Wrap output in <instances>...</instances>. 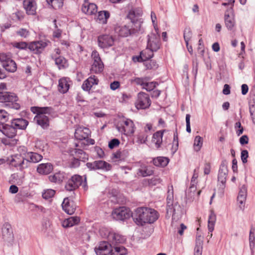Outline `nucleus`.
<instances>
[{"label": "nucleus", "mask_w": 255, "mask_h": 255, "mask_svg": "<svg viewBox=\"0 0 255 255\" xmlns=\"http://www.w3.org/2000/svg\"><path fill=\"white\" fill-rule=\"evenodd\" d=\"M131 216L137 225L143 226L145 223H153L158 219L159 214L153 209L143 207L136 209Z\"/></svg>", "instance_id": "nucleus-1"}, {"label": "nucleus", "mask_w": 255, "mask_h": 255, "mask_svg": "<svg viewBox=\"0 0 255 255\" xmlns=\"http://www.w3.org/2000/svg\"><path fill=\"white\" fill-rule=\"evenodd\" d=\"M31 110L34 114H36L34 118L36 124L44 129L47 128L49 126V119L45 114L51 115L53 113V108L49 107H33Z\"/></svg>", "instance_id": "nucleus-2"}, {"label": "nucleus", "mask_w": 255, "mask_h": 255, "mask_svg": "<svg viewBox=\"0 0 255 255\" xmlns=\"http://www.w3.org/2000/svg\"><path fill=\"white\" fill-rule=\"evenodd\" d=\"M116 128L121 133L128 135L134 133L135 127L132 121L123 118L118 122Z\"/></svg>", "instance_id": "nucleus-3"}, {"label": "nucleus", "mask_w": 255, "mask_h": 255, "mask_svg": "<svg viewBox=\"0 0 255 255\" xmlns=\"http://www.w3.org/2000/svg\"><path fill=\"white\" fill-rule=\"evenodd\" d=\"M18 97L14 93L7 92H0V102L6 103V105L10 108L15 110L20 109V105L16 103Z\"/></svg>", "instance_id": "nucleus-4"}, {"label": "nucleus", "mask_w": 255, "mask_h": 255, "mask_svg": "<svg viewBox=\"0 0 255 255\" xmlns=\"http://www.w3.org/2000/svg\"><path fill=\"white\" fill-rule=\"evenodd\" d=\"M2 239L5 245L11 247L14 241V237L11 226L8 223H5L2 227Z\"/></svg>", "instance_id": "nucleus-5"}, {"label": "nucleus", "mask_w": 255, "mask_h": 255, "mask_svg": "<svg viewBox=\"0 0 255 255\" xmlns=\"http://www.w3.org/2000/svg\"><path fill=\"white\" fill-rule=\"evenodd\" d=\"M9 164L20 170H22L28 167V161L26 159L25 153L12 156Z\"/></svg>", "instance_id": "nucleus-6"}, {"label": "nucleus", "mask_w": 255, "mask_h": 255, "mask_svg": "<svg viewBox=\"0 0 255 255\" xmlns=\"http://www.w3.org/2000/svg\"><path fill=\"white\" fill-rule=\"evenodd\" d=\"M147 47L153 52L157 51L160 47V35L158 30L148 35Z\"/></svg>", "instance_id": "nucleus-7"}, {"label": "nucleus", "mask_w": 255, "mask_h": 255, "mask_svg": "<svg viewBox=\"0 0 255 255\" xmlns=\"http://www.w3.org/2000/svg\"><path fill=\"white\" fill-rule=\"evenodd\" d=\"M134 27L129 28L127 26H119L116 28V31L118 33L119 36L122 37H127L130 35L133 34L140 31L141 24L139 22H135L133 24Z\"/></svg>", "instance_id": "nucleus-8"}, {"label": "nucleus", "mask_w": 255, "mask_h": 255, "mask_svg": "<svg viewBox=\"0 0 255 255\" xmlns=\"http://www.w3.org/2000/svg\"><path fill=\"white\" fill-rule=\"evenodd\" d=\"M151 100L149 95L144 92H139L137 95V98L135 103L137 109H146L151 105Z\"/></svg>", "instance_id": "nucleus-9"}, {"label": "nucleus", "mask_w": 255, "mask_h": 255, "mask_svg": "<svg viewBox=\"0 0 255 255\" xmlns=\"http://www.w3.org/2000/svg\"><path fill=\"white\" fill-rule=\"evenodd\" d=\"M50 43L49 41L46 39L34 41L29 44L28 49L35 54H40Z\"/></svg>", "instance_id": "nucleus-10"}, {"label": "nucleus", "mask_w": 255, "mask_h": 255, "mask_svg": "<svg viewBox=\"0 0 255 255\" xmlns=\"http://www.w3.org/2000/svg\"><path fill=\"white\" fill-rule=\"evenodd\" d=\"M113 218L117 221H124L128 219L131 213L128 209L125 207H120L113 210L112 213Z\"/></svg>", "instance_id": "nucleus-11"}, {"label": "nucleus", "mask_w": 255, "mask_h": 255, "mask_svg": "<svg viewBox=\"0 0 255 255\" xmlns=\"http://www.w3.org/2000/svg\"><path fill=\"white\" fill-rule=\"evenodd\" d=\"M86 166L90 170L102 169L104 171H109L112 168V165L103 160H95L92 162H87Z\"/></svg>", "instance_id": "nucleus-12"}, {"label": "nucleus", "mask_w": 255, "mask_h": 255, "mask_svg": "<svg viewBox=\"0 0 255 255\" xmlns=\"http://www.w3.org/2000/svg\"><path fill=\"white\" fill-rule=\"evenodd\" d=\"M108 240L107 242L109 243V247H113L121 246L126 242V238L118 233L110 232L108 236Z\"/></svg>", "instance_id": "nucleus-13"}, {"label": "nucleus", "mask_w": 255, "mask_h": 255, "mask_svg": "<svg viewBox=\"0 0 255 255\" xmlns=\"http://www.w3.org/2000/svg\"><path fill=\"white\" fill-rule=\"evenodd\" d=\"M225 24L228 30L233 31L236 26V21L233 13V7H231L225 12Z\"/></svg>", "instance_id": "nucleus-14"}, {"label": "nucleus", "mask_w": 255, "mask_h": 255, "mask_svg": "<svg viewBox=\"0 0 255 255\" xmlns=\"http://www.w3.org/2000/svg\"><path fill=\"white\" fill-rule=\"evenodd\" d=\"M149 78L148 77L135 78L133 81L134 83L142 86V89H145L147 91H152L158 84L156 82H149Z\"/></svg>", "instance_id": "nucleus-15"}, {"label": "nucleus", "mask_w": 255, "mask_h": 255, "mask_svg": "<svg viewBox=\"0 0 255 255\" xmlns=\"http://www.w3.org/2000/svg\"><path fill=\"white\" fill-rule=\"evenodd\" d=\"M98 42L101 48H109L113 45L114 39L112 36L108 34L101 35L98 36Z\"/></svg>", "instance_id": "nucleus-16"}, {"label": "nucleus", "mask_w": 255, "mask_h": 255, "mask_svg": "<svg viewBox=\"0 0 255 255\" xmlns=\"http://www.w3.org/2000/svg\"><path fill=\"white\" fill-rule=\"evenodd\" d=\"M228 172L227 163L226 160L223 161L220 165L219 170L218 179L225 186Z\"/></svg>", "instance_id": "nucleus-17"}, {"label": "nucleus", "mask_w": 255, "mask_h": 255, "mask_svg": "<svg viewBox=\"0 0 255 255\" xmlns=\"http://www.w3.org/2000/svg\"><path fill=\"white\" fill-rule=\"evenodd\" d=\"M81 10L86 14L93 15L97 12V6L94 3H90L89 0H84Z\"/></svg>", "instance_id": "nucleus-18"}, {"label": "nucleus", "mask_w": 255, "mask_h": 255, "mask_svg": "<svg viewBox=\"0 0 255 255\" xmlns=\"http://www.w3.org/2000/svg\"><path fill=\"white\" fill-rule=\"evenodd\" d=\"M0 130L9 138H13L16 134L17 129L11 124L0 125Z\"/></svg>", "instance_id": "nucleus-19"}, {"label": "nucleus", "mask_w": 255, "mask_h": 255, "mask_svg": "<svg viewBox=\"0 0 255 255\" xmlns=\"http://www.w3.org/2000/svg\"><path fill=\"white\" fill-rule=\"evenodd\" d=\"M97 255H112L109 243L107 242H102L99 244L98 247L95 248Z\"/></svg>", "instance_id": "nucleus-20"}, {"label": "nucleus", "mask_w": 255, "mask_h": 255, "mask_svg": "<svg viewBox=\"0 0 255 255\" xmlns=\"http://www.w3.org/2000/svg\"><path fill=\"white\" fill-rule=\"evenodd\" d=\"M98 83L99 80L95 75L91 76L84 81L82 88L85 91L89 92L93 86L98 85Z\"/></svg>", "instance_id": "nucleus-21"}, {"label": "nucleus", "mask_w": 255, "mask_h": 255, "mask_svg": "<svg viewBox=\"0 0 255 255\" xmlns=\"http://www.w3.org/2000/svg\"><path fill=\"white\" fill-rule=\"evenodd\" d=\"M90 134V131L88 128L79 127L76 129L74 136L77 139L82 140L88 138Z\"/></svg>", "instance_id": "nucleus-22"}, {"label": "nucleus", "mask_w": 255, "mask_h": 255, "mask_svg": "<svg viewBox=\"0 0 255 255\" xmlns=\"http://www.w3.org/2000/svg\"><path fill=\"white\" fill-rule=\"evenodd\" d=\"M23 7L28 15H34L36 13V4L34 0H24Z\"/></svg>", "instance_id": "nucleus-23"}, {"label": "nucleus", "mask_w": 255, "mask_h": 255, "mask_svg": "<svg viewBox=\"0 0 255 255\" xmlns=\"http://www.w3.org/2000/svg\"><path fill=\"white\" fill-rule=\"evenodd\" d=\"M53 169V166L50 163H41L37 168V171L40 174L47 175L51 173Z\"/></svg>", "instance_id": "nucleus-24"}, {"label": "nucleus", "mask_w": 255, "mask_h": 255, "mask_svg": "<svg viewBox=\"0 0 255 255\" xmlns=\"http://www.w3.org/2000/svg\"><path fill=\"white\" fill-rule=\"evenodd\" d=\"M74 184L77 186V188L80 186L82 185L84 190H86L88 189V185L87 182V178L86 175L84 176V180L83 181V177L79 175H74L71 177Z\"/></svg>", "instance_id": "nucleus-25"}, {"label": "nucleus", "mask_w": 255, "mask_h": 255, "mask_svg": "<svg viewBox=\"0 0 255 255\" xmlns=\"http://www.w3.org/2000/svg\"><path fill=\"white\" fill-rule=\"evenodd\" d=\"M165 131V129L158 130L153 134L152 141L155 143V147L157 149L161 145L163 133Z\"/></svg>", "instance_id": "nucleus-26"}, {"label": "nucleus", "mask_w": 255, "mask_h": 255, "mask_svg": "<svg viewBox=\"0 0 255 255\" xmlns=\"http://www.w3.org/2000/svg\"><path fill=\"white\" fill-rule=\"evenodd\" d=\"M26 159L28 161V166L30 162L37 163L41 161L43 156L36 152H28L25 153Z\"/></svg>", "instance_id": "nucleus-27"}, {"label": "nucleus", "mask_w": 255, "mask_h": 255, "mask_svg": "<svg viewBox=\"0 0 255 255\" xmlns=\"http://www.w3.org/2000/svg\"><path fill=\"white\" fill-rule=\"evenodd\" d=\"M66 177V173L64 172L58 171L53 175H50L48 177L50 182L55 183H61Z\"/></svg>", "instance_id": "nucleus-28"}, {"label": "nucleus", "mask_w": 255, "mask_h": 255, "mask_svg": "<svg viewBox=\"0 0 255 255\" xmlns=\"http://www.w3.org/2000/svg\"><path fill=\"white\" fill-rule=\"evenodd\" d=\"M11 123L16 129H25L28 125V122L22 118L14 119Z\"/></svg>", "instance_id": "nucleus-29"}, {"label": "nucleus", "mask_w": 255, "mask_h": 255, "mask_svg": "<svg viewBox=\"0 0 255 255\" xmlns=\"http://www.w3.org/2000/svg\"><path fill=\"white\" fill-rule=\"evenodd\" d=\"M73 203L70 202L68 198H66L64 199L62 206L63 210L68 214H73L76 210L75 207L73 205Z\"/></svg>", "instance_id": "nucleus-30"}, {"label": "nucleus", "mask_w": 255, "mask_h": 255, "mask_svg": "<svg viewBox=\"0 0 255 255\" xmlns=\"http://www.w3.org/2000/svg\"><path fill=\"white\" fill-rule=\"evenodd\" d=\"M80 221V218L77 216L71 217L65 219L62 223L64 228H67L77 225Z\"/></svg>", "instance_id": "nucleus-31"}, {"label": "nucleus", "mask_w": 255, "mask_h": 255, "mask_svg": "<svg viewBox=\"0 0 255 255\" xmlns=\"http://www.w3.org/2000/svg\"><path fill=\"white\" fill-rule=\"evenodd\" d=\"M153 173V171L149 167L145 165H141L138 169L137 174L142 177L150 176Z\"/></svg>", "instance_id": "nucleus-32"}, {"label": "nucleus", "mask_w": 255, "mask_h": 255, "mask_svg": "<svg viewBox=\"0 0 255 255\" xmlns=\"http://www.w3.org/2000/svg\"><path fill=\"white\" fill-rule=\"evenodd\" d=\"M153 164L157 167H165L168 162L169 159L167 157L159 156L154 158L152 160Z\"/></svg>", "instance_id": "nucleus-33"}, {"label": "nucleus", "mask_w": 255, "mask_h": 255, "mask_svg": "<svg viewBox=\"0 0 255 255\" xmlns=\"http://www.w3.org/2000/svg\"><path fill=\"white\" fill-rule=\"evenodd\" d=\"M69 89V85L65 78H61L59 80L58 90L62 93H66Z\"/></svg>", "instance_id": "nucleus-34"}, {"label": "nucleus", "mask_w": 255, "mask_h": 255, "mask_svg": "<svg viewBox=\"0 0 255 255\" xmlns=\"http://www.w3.org/2000/svg\"><path fill=\"white\" fill-rule=\"evenodd\" d=\"M112 255H126L127 254V249L122 246L110 247Z\"/></svg>", "instance_id": "nucleus-35"}, {"label": "nucleus", "mask_w": 255, "mask_h": 255, "mask_svg": "<svg viewBox=\"0 0 255 255\" xmlns=\"http://www.w3.org/2000/svg\"><path fill=\"white\" fill-rule=\"evenodd\" d=\"M216 221V215L213 210L210 211L208 218V228L210 233H212L214 229L215 223Z\"/></svg>", "instance_id": "nucleus-36"}, {"label": "nucleus", "mask_w": 255, "mask_h": 255, "mask_svg": "<svg viewBox=\"0 0 255 255\" xmlns=\"http://www.w3.org/2000/svg\"><path fill=\"white\" fill-rule=\"evenodd\" d=\"M110 16V13L108 11L103 10L98 12L97 19L103 24H106L107 20Z\"/></svg>", "instance_id": "nucleus-37"}, {"label": "nucleus", "mask_w": 255, "mask_h": 255, "mask_svg": "<svg viewBox=\"0 0 255 255\" xmlns=\"http://www.w3.org/2000/svg\"><path fill=\"white\" fill-rule=\"evenodd\" d=\"M0 62H5L6 64H8L9 63L16 64L11 59V55L9 53H0Z\"/></svg>", "instance_id": "nucleus-38"}, {"label": "nucleus", "mask_w": 255, "mask_h": 255, "mask_svg": "<svg viewBox=\"0 0 255 255\" xmlns=\"http://www.w3.org/2000/svg\"><path fill=\"white\" fill-rule=\"evenodd\" d=\"M203 141V138L199 135H197L195 137L194 146L195 151H198L200 150L202 146Z\"/></svg>", "instance_id": "nucleus-39"}, {"label": "nucleus", "mask_w": 255, "mask_h": 255, "mask_svg": "<svg viewBox=\"0 0 255 255\" xmlns=\"http://www.w3.org/2000/svg\"><path fill=\"white\" fill-rule=\"evenodd\" d=\"M178 144L179 143L177 129L176 128L175 131L174 132L173 145L171 148V150L173 153H175L177 150L178 148Z\"/></svg>", "instance_id": "nucleus-40"}, {"label": "nucleus", "mask_w": 255, "mask_h": 255, "mask_svg": "<svg viewBox=\"0 0 255 255\" xmlns=\"http://www.w3.org/2000/svg\"><path fill=\"white\" fill-rule=\"evenodd\" d=\"M183 37L186 44H188L192 37V32L190 27H186L184 30Z\"/></svg>", "instance_id": "nucleus-41"}, {"label": "nucleus", "mask_w": 255, "mask_h": 255, "mask_svg": "<svg viewBox=\"0 0 255 255\" xmlns=\"http://www.w3.org/2000/svg\"><path fill=\"white\" fill-rule=\"evenodd\" d=\"M65 188L67 191H72L77 189V187L70 178L66 183Z\"/></svg>", "instance_id": "nucleus-42"}, {"label": "nucleus", "mask_w": 255, "mask_h": 255, "mask_svg": "<svg viewBox=\"0 0 255 255\" xmlns=\"http://www.w3.org/2000/svg\"><path fill=\"white\" fill-rule=\"evenodd\" d=\"M104 65H92L90 70L92 73L98 74L103 72Z\"/></svg>", "instance_id": "nucleus-43"}, {"label": "nucleus", "mask_w": 255, "mask_h": 255, "mask_svg": "<svg viewBox=\"0 0 255 255\" xmlns=\"http://www.w3.org/2000/svg\"><path fill=\"white\" fill-rule=\"evenodd\" d=\"M144 54H145V52H140V54L136 56H133L132 57V61L134 63L136 62H142L146 61V58H144Z\"/></svg>", "instance_id": "nucleus-44"}, {"label": "nucleus", "mask_w": 255, "mask_h": 255, "mask_svg": "<svg viewBox=\"0 0 255 255\" xmlns=\"http://www.w3.org/2000/svg\"><path fill=\"white\" fill-rule=\"evenodd\" d=\"M55 191L53 189H47L42 193V197L45 199H49L55 195Z\"/></svg>", "instance_id": "nucleus-45"}, {"label": "nucleus", "mask_w": 255, "mask_h": 255, "mask_svg": "<svg viewBox=\"0 0 255 255\" xmlns=\"http://www.w3.org/2000/svg\"><path fill=\"white\" fill-rule=\"evenodd\" d=\"M161 179L158 177H154L150 179H148V183L150 186H155L161 183Z\"/></svg>", "instance_id": "nucleus-46"}, {"label": "nucleus", "mask_w": 255, "mask_h": 255, "mask_svg": "<svg viewBox=\"0 0 255 255\" xmlns=\"http://www.w3.org/2000/svg\"><path fill=\"white\" fill-rule=\"evenodd\" d=\"M91 56L92 59L94 60V64H100V63L102 62L99 54L97 51H93L92 53Z\"/></svg>", "instance_id": "nucleus-47"}, {"label": "nucleus", "mask_w": 255, "mask_h": 255, "mask_svg": "<svg viewBox=\"0 0 255 255\" xmlns=\"http://www.w3.org/2000/svg\"><path fill=\"white\" fill-rule=\"evenodd\" d=\"M171 190L168 189V192H167V196L166 198V201H167V204H169L171 205V204H173V190L172 186H171Z\"/></svg>", "instance_id": "nucleus-48"}, {"label": "nucleus", "mask_w": 255, "mask_h": 255, "mask_svg": "<svg viewBox=\"0 0 255 255\" xmlns=\"http://www.w3.org/2000/svg\"><path fill=\"white\" fill-rule=\"evenodd\" d=\"M52 58L55 60V64H65L67 62L66 59L61 56L52 55Z\"/></svg>", "instance_id": "nucleus-49"}, {"label": "nucleus", "mask_w": 255, "mask_h": 255, "mask_svg": "<svg viewBox=\"0 0 255 255\" xmlns=\"http://www.w3.org/2000/svg\"><path fill=\"white\" fill-rule=\"evenodd\" d=\"M80 165V162L77 157H73L69 163V166L71 168L78 167Z\"/></svg>", "instance_id": "nucleus-50"}, {"label": "nucleus", "mask_w": 255, "mask_h": 255, "mask_svg": "<svg viewBox=\"0 0 255 255\" xmlns=\"http://www.w3.org/2000/svg\"><path fill=\"white\" fill-rule=\"evenodd\" d=\"M235 128L236 129V133L238 136L242 134L244 131V128L242 126L240 122H238L235 124Z\"/></svg>", "instance_id": "nucleus-51"}, {"label": "nucleus", "mask_w": 255, "mask_h": 255, "mask_svg": "<svg viewBox=\"0 0 255 255\" xmlns=\"http://www.w3.org/2000/svg\"><path fill=\"white\" fill-rule=\"evenodd\" d=\"M120 143V140L117 138H113L109 142V147L110 149H113L114 148L119 146Z\"/></svg>", "instance_id": "nucleus-52"}, {"label": "nucleus", "mask_w": 255, "mask_h": 255, "mask_svg": "<svg viewBox=\"0 0 255 255\" xmlns=\"http://www.w3.org/2000/svg\"><path fill=\"white\" fill-rule=\"evenodd\" d=\"M2 67L9 72H14L17 69V65H2Z\"/></svg>", "instance_id": "nucleus-53"}, {"label": "nucleus", "mask_w": 255, "mask_h": 255, "mask_svg": "<svg viewBox=\"0 0 255 255\" xmlns=\"http://www.w3.org/2000/svg\"><path fill=\"white\" fill-rule=\"evenodd\" d=\"M16 34L22 37L26 38L29 35V31L25 28H20L16 31Z\"/></svg>", "instance_id": "nucleus-54"}, {"label": "nucleus", "mask_w": 255, "mask_h": 255, "mask_svg": "<svg viewBox=\"0 0 255 255\" xmlns=\"http://www.w3.org/2000/svg\"><path fill=\"white\" fill-rule=\"evenodd\" d=\"M141 52H145V54H144L143 56H144V58H146V61L150 59L153 55V52L147 47L146 49L142 50Z\"/></svg>", "instance_id": "nucleus-55"}, {"label": "nucleus", "mask_w": 255, "mask_h": 255, "mask_svg": "<svg viewBox=\"0 0 255 255\" xmlns=\"http://www.w3.org/2000/svg\"><path fill=\"white\" fill-rule=\"evenodd\" d=\"M27 46L28 44L25 42H16L14 44V47L20 49H25Z\"/></svg>", "instance_id": "nucleus-56"}, {"label": "nucleus", "mask_w": 255, "mask_h": 255, "mask_svg": "<svg viewBox=\"0 0 255 255\" xmlns=\"http://www.w3.org/2000/svg\"><path fill=\"white\" fill-rule=\"evenodd\" d=\"M147 135L144 133H139L137 136V140L140 143H144L147 140Z\"/></svg>", "instance_id": "nucleus-57"}, {"label": "nucleus", "mask_w": 255, "mask_h": 255, "mask_svg": "<svg viewBox=\"0 0 255 255\" xmlns=\"http://www.w3.org/2000/svg\"><path fill=\"white\" fill-rule=\"evenodd\" d=\"M203 245H196L194 248V255H202Z\"/></svg>", "instance_id": "nucleus-58"}, {"label": "nucleus", "mask_w": 255, "mask_h": 255, "mask_svg": "<svg viewBox=\"0 0 255 255\" xmlns=\"http://www.w3.org/2000/svg\"><path fill=\"white\" fill-rule=\"evenodd\" d=\"M248 151L247 150H243L241 152V159L244 163L247 162V158L248 157Z\"/></svg>", "instance_id": "nucleus-59"}, {"label": "nucleus", "mask_w": 255, "mask_h": 255, "mask_svg": "<svg viewBox=\"0 0 255 255\" xmlns=\"http://www.w3.org/2000/svg\"><path fill=\"white\" fill-rule=\"evenodd\" d=\"M151 19L152 20V22L153 23V25L155 29V30H158V28L157 27V23L156 22V16L155 13L153 11H151Z\"/></svg>", "instance_id": "nucleus-60"}, {"label": "nucleus", "mask_w": 255, "mask_h": 255, "mask_svg": "<svg viewBox=\"0 0 255 255\" xmlns=\"http://www.w3.org/2000/svg\"><path fill=\"white\" fill-rule=\"evenodd\" d=\"M190 117L189 114L186 115V131L189 133H190L191 131L190 122Z\"/></svg>", "instance_id": "nucleus-61"}, {"label": "nucleus", "mask_w": 255, "mask_h": 255, "mask_svg": "<svg viewBox=\"0 0 255 255\" xmlns=\"http://www.w3.org/2000/svg\"><path fill=\"white\" fill-rule=\"evenodd\" d=\"M7 119V113L4 110H0V121H6Z\"/></svg>", "instance_id": "nucleus-62"}, {"label": "nucleus", "mask_w": 255, "mask_h": 255, "mask_svg": "<svg viewBox=\"0 0 255 255\" xmlns=\"http://www.w3.org/2000/svg\"><path fill=\"white\" fill-rule=\"evenodd\" d=\"M250 115L254 124H255V107H249Z\"/></svg>", "instance_id": "nucleus-63"}, {"label": "nucleus", "mask_w": 255, "mask_h": 255, "mask_svg": "<svg viewBox=\"0 0 255 255\" xmlns=\"http://www.w3.org/2000/svg\"><path fill=\"white\" fill-rule=\"evenodd\" d=\"M239 140L241 145L247 144L249 142V137L247 135H244L240 137Z\"/></svg>", "instance_id": "nucleus-64"}]
</instances>
